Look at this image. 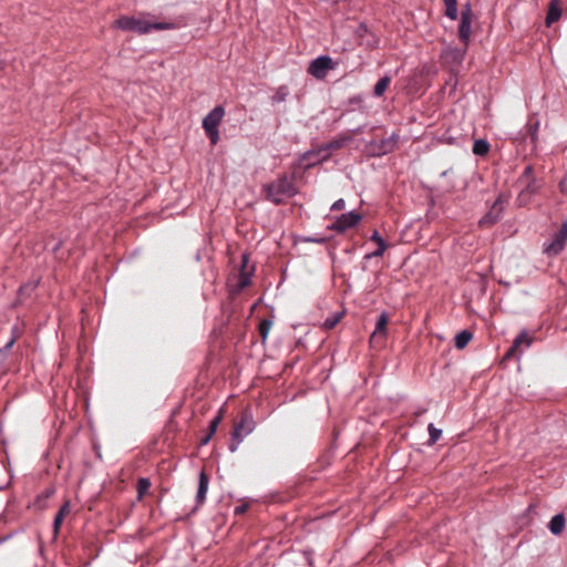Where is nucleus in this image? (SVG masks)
Segmentation results:
<instances>
[{
    "mask_svg": "<svg viewBox=\"0 0 567 567\" xmlns=\"http://www.w3.org/2000/svg\"><path fill=\"white\" fill-rule=\"evenodd\" d=\"M271 327H272V321L271 320L262 319L260 321L258 330H259V334H260L262 341H266Z\"/></svg>",
    "mask_w": 567,
    "mask_h": 567,
    "instance_id": "26",
    "label": "nucleus"
},
{
    "mask_svg": "<svg viewBox=\"0 0 567 567\" xmlns=\"http://www.w3.org/2000/svg\"><path fill=\"white\" fill-rule=\"evenodd\" d=\"M14 343V340L12 339L9 341L3 349H0V360L4 359L9 352V350L12 348Z\"/></svg>",
    "mask_w": 567,
    "mask_h": 567,
    "instance_id": "34",
    "label": "nucleus"
},
{
    "mask_svg": "<svg viewBox=\"0 0 567 567\" xmlns=\"http://www.w3.org/2000/svg\"><path fill=\"white\" fill-rule=\"evenodd\" d=\"M565 516L563 514L555 515L549 522V530L554 535H559L565 528Z\"/></svg>",
    "mask_w": 567,
    "mask_h": 567,
    "instance_id": "20",
    "label": "nucleus"
},
{
    "mask_svg": "<svg viewBox=\"0 0 567 567\" xmlns=\"http://www.w3.org/2000/svg\"><path fill=\"white\" fill-rule=\"evenodd\" d=\"M538 130H539L538 121H535L534 123L532 121H529L527 123V134L529 135L533 144L536 143Z\"/></svg>",
    "mask_w": 567,
    "mask_h": 567,
    "instance_id": "27",
    "label": "nucleus"
},
{
    "mask_svg": "<svg viewBox=\"0 0 567 567\" xmlns=\"http://www.w3.org/2000/svg\"><path fill=\"white\" fill-rule=\"evenodd\" d=\"M560 192L567 194V177L559 183Z\"/></svg>",
    "mask_w": 567,
    "mask_h": 567,
    "instance_id": "37",
    "label": "nucleus"
},
{
    "mask_svg": "<svg viewBox=\"0 0 567 567\" xmlns=\"http://www.w3.org/2000/svg\"><path fill=\"white\" fill-rule=\"evenodd\" d=\"M429 434H430V444L436 443V441L441 437L442 431L436 429L432 423L429 424Z\"/></svg>",
    "mask_w": 567,
    "mask_h": 567,
    "instance_id": "31",
    "label": "nucleus"
},
{
    "mask_svg": "<svg viewBox=\"0 0 567 567\" xmlns=\"http://www.w3.org/2000/svg\"><path fill=\"white\" fill-rule=\"evenodd\" d=\"M399 136L392 134L389 137L382 138L380 142L374 141L370 144V152L374 156H382L394 151Z\"/></svg>",
    "mask_w": 567,
    "mask_h": 567,
    "instance_id": "11",
    "label": "nucleus"
},
{
    "mask_svg": "<svg viewBox=\"0 0 567 567\" xmlns=\"http://www.w3.org/2000/svg\"><path fill=\"white\" fill-rule=\"evenodd\" d=\"M344 207H346V202H344L342 198H340V199L336 200V202L332 204V206H331V210H333V212H339V210H343V209H344Z\"/></svg>",
    "mask_w": 567,
    "mask_h": 567,
    "instance_id": "33",
    "label": "nucleus"
},
{
    "mask_svg": "<svg viewBox=\"0 0 567 567\" xmlns=\"http://www.w3.org/2000/svg\"><path fill=\"white\" fill-rule=\"evenodd\" d=\"M224 115V107L218 105L215 106L203 120V128L212 145H216L219 141L218 126L221 123Z\"/></svg>",
    "mask_w": 567,
    "mask_h": 567,
    "instance_id": "4",
    "label": "nucleus"
},
{
    "mask_svg": "<svg viewBox=\"0 0 567 567\" xmlns=\"http://www.w3.org/2000/svg\"><path fill=\"white\" fill-rule=\"evenodd\" d=\"M262 193L269 202L279 205L286 198L292 197L296 194V188L291 179L281 176L277 181L264 185Z\"/></svg>",
    "mask_w": 567,
    "mask_h": 567,
    "instance_id": "3",
    "label": "nucleus"
},
{
    "mask_svg": "<svg viewBox=\"0 0 567 567\" xmlns=\"http://www.w3.org/2000/svg\"><path fill=\"white\" fill-rule=\"evenodd\" d=\"M341 317L342 315L341 313H334L333 316L331 317H328L324 322H323V328L326 330H331L333 329L338 323L339 321L341 320Z\"/></svg>",
    "mask_w": 567,
    "mask_h": 567,
    "instance_id": "29",
    "label": "nucleus"
},
{
    "mask_svg": "<svg viewBox=\"0 0 567 567\" xmlns=\"http://www.w3.org/2000/svg\"><path fill=\"white\" fill-rule=\"evenodd\" d=\"M289 94V91L286 86H280L276 93L272 95V101L275 103H281L286 101L287 96Z\"/></svg>",
    "mask_w": 567,
    "mask_h": 567,
    "instance_id": "30",
    "label": "nucleus"
},
{
    "mask_svg": "<svg viewBox=\"0 0 567 567\" xmlns=\"http://www.w3.org/2000/svg\"><path fill=\"white\" fill-rule=\"evenodd\" d=\"M561 2H550L546 16V25L550 27L554 22L558 21L563 14Z\"/></svg>",
    "mask_w": 567,
    "mask_h": 567,
    "instance_id": "16",
    "label": "nucleus"
},
{
    "mask_svg": "<svg viewBox=\"0 0 567 567\" xmlns=\"http://www.w3.org/2000/svg\"><path fill=\"white\" fill-rule=\"evenodd\" d=\"M37 287V284H28V285H24L22 286L20 289H19V295H22L27 289H34Z\"/></svg>",
    "mask_w": 567,
    "mask_h": 567,
    "instance_id": "36",
    "label": "nucleus"
},
{
    "mask_svg": "<svg viewBox=\"0 0 567 567\" xmlns=\"http://www.w3.org/2000/svg\"><path fill=\"white\" fill-rule=\"evenodd\" d=\"M246 266H247V256H244L243 257V266H241V270L239 272V278H238V282H237V286L240 290L248 287L251 282V272L246 270Z\"/></svg>",
    "mask_w": 567,
    "mask_h": 567,
    "instance_id": "18",
    "label": "nucleus"
},
{
    "mask_svg": "<svg viewBox=\"0 0 567 567\" xmlns=\"http://www.w3.org/2000/svg\"><path fill=\"white\" fill-rule=\"evenodd\" d=\"M70 513V504L69 502H65L62 507L59 509L55 518H54V523H53V532H54V535H58L59 532H60V527L62 525V522L64 519V517Z\"/></svg>",
    "mask_w": 567,
    "mask_h": 567,
    "instance_id": "19",
    "label": "nucleus"
},
{
    "mask_svg": "<svg viewBox=\"0 0 567 567\" xmlns=\"http://www.w3.org/2000/svg\"><path fill=\"white\" fill-rule=\"evenodd\" d=\"M208 476L205 472H202L200 475H199V482H198V491H197V502L198 503H203L205 497H206V493H207V489H208Z\"/></svg>",
    "mask_w": 567,
    "mask_h": 567,
    "instance_id": "21",
    "label": "nucleus"
},
{
    "mask_svg": "<svg viewBox=\"0 0 567 567\" xmlns=\"http://www.w3.org/2000/svg\"><path fill=\"white\" fill-rule=\"evenodd\" d=\"M362 220V215L357 212H350L342 214L337 220L328 228L339 234L347 231L348 229L354 228Z\"/></svg>",
    "mask_w": 567,
    "mask_h": 567,
    "instance_id": "9",
    "label": "nucleus"
},
{
    "mask_svg": "<svg viewBox=\"0 0 567 567\" xmlns=\"http://www.w3.org/2000/svg\"><path fill=\"white\" fill-rule=\"evenodd\" d=\"M313 241H316V243H323L324 239H313Z\"/></svg>",
    "mask_w": 567,
    "mask_h": 567,
    "instance_id": "38",
    "label": "nucleus"
},
{
    "mask_svg": "<svg viewBox=\"0 0 567 567\" xmlns=\"http://www.w3.org/2000/svg\"><path fill=\"white\" fill-rule=\"evenodd\" d=\"M567 241V223H564L561 227L554 234L553 239L549 244H545L544 251L548 256L559 255Z\"/></svg>",
    "mask_w": 567,
    "mask_h": 567,
    "instance_id": "10",
    "label": "nucleus"
},
{
    "mask_svg": "<svg viewBox=\"0 0 567 567\" xmlns=\"http://www.w3.org/2000/svg\"><path fill=\"white\" fill-rule=\"evenodd\" d=\"M223 414H224V411H223V409H220L218 411L217 415L210 421L207 434L200 441V443L203 445L207 444L212 440L214 434L216 433V431L223 420Z\"/></svg>",
    "mask_w": 567,
    "mask_h": 567,
    "instance_id": "15",
    "label": "nucleus"
},
{
    "mask_svg": "<svg viewBox=\"0 0 567 567\" xmlns=\"http://www.w3.org/2000/svg\"><path fill=\"white\" fill-rule=\"evenodd\" d=\"M473 11L468 3L461 11V23L458 27V39L465 48L468 47L472 34Z\"/></svg>",
    "mask_w": 567,
    "mask_h": 567,
    "instance_id": "7",
    "label": "nucleus"
},
{
    "mask_svg": "<svg viewBox=\"0 0 567 567\" xmlns=\"http://www.w3.org/2000/svg\"><path fill=\"white\" fill-rule=\"evenodd\" d=\"M533 342V338L528 336L526 331L520 332L514 340L512 347L507 350L504 355V360H509L515 355L522 353V347L528 348Z\"/></svg>",
    "mask_w": 567,
    "mask_h": 567,
    "instance_id": "13",
    "label": "nucleus"
},
{
    "mask_svg": "<svg viewBox=\"0 0 567 567\" xmlns=\"http://www.w3.org/2000/svg\"><path fill=\"white\" fill-rule=\"evenodd\" d=\"M151 481L146 477H141L137 481V498L143 499L144 495L148 492L151 487Z\"/></svg>",
    "mask_w": 567,
    "mask_h": 567,
    "instance_id": "25",
    "label": "nucleus"
},
{
    "mask_svg": "<svg viewBox=\"0 0 567 567\" xmlns=\"http://www.w3.org/2000/svg\"><path fill=\"white\" fill-rule=\"evenodd\" d=\"M390 318L386 312H382L377 321L375 329L370 337V346L372 348H382L388 336V324Z\"/></svg>",
    "mask_w": 567,
    "mask_h": 567,
    "instance_id": "8",
    "label": "nucleus"
},
{
    "mask_svg": "<svg viewBox=\"0 0 567 567\" xmlns=\"http://www.w3.org/2000/svg\"><path fill=\"white\" fill-rule=\"evenodd\" d=\"M371 240L377 244L378 249L372 254L365 256V258L382 257L388 248V244L382 239L378 231H374L371 236Z\"/></svg>",
    "mask_w": 567,
    "mask_h": 567,
    "instance_id": "17",
    "label": "nucleus"
},
{
    "mask_svg": "<svg viewBox=\"0 0 567 567\" xmlns=\"http://www.w3.org/2000/svg\"><path fill=\"white\" fill-rule=\"evenodd\" d=\"M336 65V62H333L330 56L321 55L310 62L308 73L317 80H323L328 72L333 70Z\"/></svg>",
    "mask_w": 567,
    "mask_h": 567,
    "instance_id": "6",
    "label": "nucleus"
},
{
    "mask_svg": "<svg viewBox=\"0 0 567 567\" xmlns=\"http://www.w3.org/2000/svg\"><path fill=\"white\" fill-rule=\"evenodd\" d=\"M255 429V422L251 414L248 411H244L240 414V419L234 425L233 431V443L229 449L231 452L237 450L238 444L243 441L245 436L250 434Z\"/></svg>",
    "mask_w": 567,
    "mask_h": 567,
    "instance_id": "5",
    "label": "nucleus"
},
{
    "mask_svg": "<svg viewBox=\"0 0 567 567\" xmlns=\"http://www.w3.org/2000/svg\"><path fill=\"white\" fill-rule=\"evenodd\" d=\"M115 27L123 31H133L146 34L152 31L172 30L178 28L174 22H153L145 17L122 16L115 22Z\"/></svg>",
    "mask_w": 567,
    "mask_h": 567,
    "instance_id": "1",
    "label": "nucleus"
},
{
    "mask_svg": "<svg viewBox=\"0 0 567 567\" xmlns=\"http://www.w3.org/2000/svg\"><path fill=\"white\" fill-rule=\"evenodd\" d=\"M390 83H391L390 76L381 78L374 85V91H373L374 95L382 96L384 94V92L388 90V87L390 86Z\"/></svg>",
    "mask_w": 567,
    "mask_h": 567,
    "instance_id": "24",
    "label": "nucleus"
},
{
    "mask_svg": "<svg viewBox=\"0 0 567 567\" xmlns=\"http://www.w3.org/2000/svg\"><path fill=\"white\" fill-rule=\"evenodd\" d=\"M517 183L520 186V192L516 198L519 207L527 206L544 185L543 179L535 177L532 165L525 167Z\"/></svg>",
    "mask_w": 567,
    "mask_h": 567,
    "instance_id": "2",
    "label": "nucleus"
},
{
    "mask_svg": "<svg viewBox=\"0 0 567 567\" xmlns=\"http://www.w3.org/2000/svg\"><path fill=\"white\" fill-rule=\"evenodd\" d=\"M369 32V29L365 24H360L355 31L359 38H364V35Z\"/></svg>",
    "mask_w": 567,
    "mask_h": 567,
    "instance_id": "35",
    "label": "nucleus"
},
{
    "mask_svg": "<svg viewBox=\"0 0 567 567\" xmlns=\"http://www.w3.org/2000/svg\"><path fill=\"white\" fill-rule=\"evenodd\" d=\"M457 3L458 2H445L446 4V8H445V14L452 19V20H455L457 19V16H458V8H457Z\"/></svg>",
    "mask_w": 567,
    "mask_h": 567,
    "instance_id": "28",
    "label": "nucleus"
},
{
    "mask_svg": "<svg viewBox=\"0 0 567 567\" xmlns=\"http://www.w3.org/2000/svg\"><path fill=\"white\" fill-rule=\"evenodd\" d=\"M467 48L463 45V48H453L449 47L443 50L442 59L445 63L451 65H458L463 62Z\"/></svg>",
    "mask_w": 567,
    "mask_h": 567,
    "instance_id": "14",
    "label": "nucleus"
},
{
    "mask_svg": "<svg viewBox=\"0 0 567 567\" xmlns=\"http://www.w3.org/2000/svg\"><path fill=\"white\" fill-rule=\"evenodd\" d=\"M506 203L507 198H505L503 195H499L494 202L489 212L481 219V225L495 224L501 218Z\"/></svg>",
    "mask_w": 567,
    "mask_h": 567,
    "instance_id": "12",
    "label": "nucleus"
},
{
    "mask_svg": "<svg viewBox=\"0 0 567 567\" xmlns=\"http://www.w3.org/2000/svg\"><path fill=\"white\" fill-rule=\"evenodd\" d=\"M347 141H349V138H339V140L332 141L329 143L328 148L329 150H339L344 145V143Z\"/></svg>",
    "mask_w": 567,
    "mask_h": 567,
    "instance_id": "32",
    "label": "nucleus"
},
{
    "mask_svg": "<svg viewBox=\"0 0 567 567\" xmlns=\"http://www.w3.org/2000/svg\"><path fill=\"white\" fill-rule=\"evenodd\" d=\"M473 334L468 330H462L455 336V347L457 349H464L472 340Z\"/></svg>",
    "mask_w": 567,
    "mask_h": 567,
    "instance_id": "22",
    "label": "nucleus"
},
{
    "mask_svg": "<svg viewBox=\"0 0 567 567\" xmlns=\"http://www.w3.org/2000/svg\"><path fill=\"white\" fill-rule=\"evenodd\" d=\"M489 152V144L485 140H476L473 144V153L478 156H485Z\"/></svg>",
    "mask_w": 567,
    "mask_h": 567,
    "instance_id": "23",
    "label": "nucleus"
},
{
    "mask_svg": "<svg viewBox=\"0 0 567 567\" xmlns=\"http://www.w3.org/2000/svg\"><path fill=\"white\" fill-rule=\"evenodd\" d=\"M238 512H244V508H239V507H237V508H236V513H238Z\"/></svg>",
    "mask_w": 567,
    "mask_h": 567,
    "instance_id": "39",
    "label": "nucleus"
}]
</instances>
